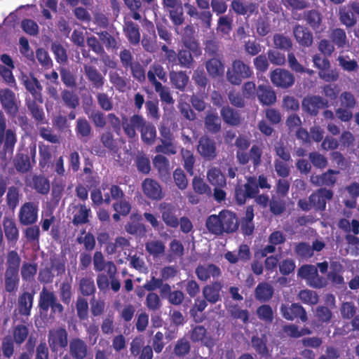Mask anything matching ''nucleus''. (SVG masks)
Masks as SVG:
<instances>
[{
    "instance_id": "obj_41",
    "label": "nucleus",
    "mask_w": 359,
    "mask_h": 359,
    "mask_svg": "<svg viewBox=\"0 0 359 359\" xmlns=\"http://www.w3.org/2000/svg\"><path fill=\"white\" fill-rule=\"evenodd\" d=\"M126 36L129 43L133 46L138 45L140 42V27L133 22H128L124 29Z\"/></svg>"
},
{
    "instance_id": "obj_7",
    "label": "nucleus",
    "mask_w": 359,
    "mask_h": 359,
    "mask_svg": "<svg viewBox=\"0 0 359 359\" xmlns=\"http://www.w3.org/2000/svg\"><path fill=\"white\" fill-rule=\"evenodd\" d=\"M34 290H22L17 298L14 312L20 316L28 318L34 306Z\"/></svg>"
},
{
    "instance_id": "obj_18",
    "label": "nucleus",
    "mask_w": 359,
    "mask_h": 359,
    "mask_svg": "<svg viewBox=\"0 0 359 359\" xmlns=\"http://www.w3.org/2000/svg\"><path fill=\"white\" fill-rule=\"evenodd\" d=\"M1 226L8 244L14 247L20 237L19 229L15 219L10 217H4Z\"/></svg>"
},
{
    "instance_id": "obj_43",
    "label": "nucleus",
    "mask_w": 359,
    "mask_h": 359,
    "mask_svg": "<svg viewBox=\"0 0 359 359\" xmlns=\"http://www.w3.org/2000/svg\"><path fill=\"white\" fill-rule=\"evenodd\" d=\"M109 77V81L118 92L124 93L129 88V79L126 77L121 76L117 72H111Z\"/></svg>"
},
{
    "instance_id": "obj_23",
    "label": "nucleus",
    "mask_w": 359,
    "mask_h": 359,
    "mask_svg": "<svg viewBox=\"0 0 359 359\" xmlns=\"http://www.w3.org/2000/svg\"><path fill=\"white\" fill-rule=\"evenodd\" d=\"M338 174H339V171L328 169L321 175H311L310 182L315 186L332 187L337 182L336 175Z\"/></svg>"
},
{
    "instance_id": "obj_49",
    "label": "nucleus",
    "mask_w": 359,
    "mask_h": 359,
    "mask_svg": "<svg viewBox=\"0 0 359 359\" xmlns=\"http://www.w3.org/2000/svg\"><path fill=\"white\" fill-rule=\"evenodd\" d=\"M339 14L340 22L346 27H352L356 24V18L347 4L339 8Z\"/></svg>"
},
{
    "instance_id": "obj_55",
    "label": "nucleus",
    "mask_w": 359,
    "mask_h": 359,
    "mask_svg": "<svg viewBox=\"0 0 359 359\" xmlns=\"http://www.w3.org/2000/svg\"><path fill=\"white\" fill-rule=\"evenodd\" d=\"M304 19L313 30L318 29L322 22L321 14L316 10L305 11L304 13Z\"/></svg>"
},
{
    "instance_id": "obj_14",
    "label": "nucleus",
    "mask_w": 359,
    "mask_h": 359,
    "mask_svg": "<svg viewBox=\"0 0 359 359\" xmlns=\"http://www.w3.org/2000/svg\"><path fill=\"white\" fill-rule=\"evenodd\" d=\"M21 83L24 86L26 90L29 93V98H40L42 97L41 91L43 87L38 79L32 74H29L22 73L20 78Z\"/></svg>"
},
{
    "instance_id": "obj_53",
    "label": "nucleus",
    "mask_w": 359,
    "mask_h": 359,
    "mask_svg": "<svg viewBox=\"0 0 359 359\" xmlns=\"http://www.w3.org/2000/svg\"><path fill=\"white\" fill-rule=\"evenodd\" d=\"M29 328L27 325L19 324L13 327V340L18 346L22 344L28 337Z\"/></svg>"
},
{
    "instance_id": "obj_63",
    "label": "nucleus",
    "mask_w": 359,
    "mask_h": 359,
    "mask_svg": "<svg viewBox=\"0 0 359 359\" xmlns=\"http://www.w3.org/2000/svg\"><path fill=\"white\" fill-rule=\"evenodd\" d=\"M330 38L337 48H344L346 44V34L343 29L336 28L332 30Z\"/></svg>"
},
{
    "instance_id": "obj_9",
    "label": "nucleus",
    "mask_w": 359,
    "mask_h": 359,
    "mask_svg": "<svg viewBox=\"0 0 359 359\" xmlns=\"http://www.w3.org/2000/svg\"><path fill=\"white\" fill-rule=\"evenodd\" d=\"M48 342L53 352L59 348H65L68 345V332L65 327H58L49 331Z\"/></svg>"
},
{
    "instance_id": "obj_50",
    "label": "nucleus",
    "mask_w": 359,
    "mask_h": 359,
    "mask_svg": "<svg viewBox=\"0 0 359 359\" xmlns=\"http://www.w3.org/2000/svg\"><path fill=\"white\" fill-rule=\"evenodd\" d=\"M39 167L44 169L49 166L52 160V151L49 145L39 143Z\"/></svg>"
},
{
    "instance_id": "obj_39",
    "label": "nucleus",
    "mask_w": 359,
    "mask_h": 359,
    "mask_svg": "<svg viewBox=\"0 0 359 359\" xmlns=\"http://www.w3.org/2000/svg\"><path fill=\"white\" fill-rule=\"evenodd\" d=\"M153 165L161 177L163 178L170 175V161L163 155H156L153 158Z\"/></svg>"
},
{
    "instance_id": "obj_48",
    "label": "nucleus",
    "mask_w": 359,
    "mask_h": 359,
    "mask_svg": "<svg viewBox=\"0 0 359 359\" xmlns=\"http://www.w3.org/2000/svg\"><path fill=\"white\" fill-rule=\"evenodd\" d=\"M257 318L266 324H271L274 320V313L269 304H263L256 309Z\"/></svg>"
},
{
    "instance_id": "obj_40",
    "label": "nucleus",
    "mask_w": 359,
    "mask_h": 359,
    "mask_svg": "<svg viewBox=\"0 0 359 359\" xmlns=\"http://www.w3.org/2000/svg\"><path fill=\"white\" fill-rule=\"evenodd\" d=\"M20 191V188L14 185L9 187L7 189L6 203L8 208L11 211H14L19 205Z\"/></svg>"
},
{
    "instance_id": "obj_62",
    "label": "nucleus",
    "mask_w": 359,
    "mask_h": 359,
    "mask_svg": "<svg viewBox=\"0 0 359 359\" xmlns=\"http://www.w3.org/2000/svg\"><path fill=\"white\" fill-rule=\"evenodd\" d=\"M17 142V137L15 132L12 129H7L4 135V151L6 154H13L15 145Z\"/></svg>"
},
{
    "instance_id": "obj_21",
    "label": "nucleus",
    "mask_w": 359,
    "mask_h": 359,
    "mask_svg": "<svg viewBox=\"0 0 359 359\" xmlns=\"http://www.w3.org/2000/svg\"><path fill=\"white\" fill-rule=\"evenodd\" d=\"M0 101L7 114L15 117L18 113V107L15 102V95L9 88L0 92Z\"/></svg>"
},
{
    "instance_id": "obj_17",
    "label": "nucleus",
    "mask_w": 359,
    "mask_h": 359,
    "mask_svg": "<svg viewBox=\"0 0 359 359\" xmlns=\"http://www.w3.org/2000/svg\"><path fill=\"white\" fill-rule=\"evenodd\" d=\"M197 151L205 159L211 161L217 156V147L215 140L207 135L199 138Z\"/></svg>"
},
{
    "instance_id": "obj_57",
    "label": "nucleus",
    "mask_w": 359,
    "mask_h": 359,
    "mask_svg": "<svg viewBox=\"0 0 359 359\" xmlns=\"http://www.w3.org/2000/svg\"><path fill=\"white\" fill-rule=\"evenodd\" d=\"M61 98L65 106L71 109H76L79 105V98L73 91L65 89L61 92Z\"/></svg>"
},
{
    "instance_id": "obj_24",
    "label": "nucleus",
    "mask_w": 359,
    "mask_h": 359,
    "mask_svg": "<svg viewBox=\"0 0 359 359\" xmlns=\"http://www.w3.org/2000/svg\"><path fill=\"white\" fill-rule=\"evenodd\" d=\"M197 278L201 281H207L210 277L217 278L221 276L220 269L214 264H199L195 270Z\"/></svg>"
},
{
    "instance_id": "obj_30",
    "label": "nucleus",
    "mask_w": 359,
    "mask_h": 359,
    "mask_svg": "<svg viewBox=\"0 0 359 359\" xmlns=\"http://www.w3.org/2000/svg\"><path fill=\"white\" fill-rule=\"evenodd\" d=\"M257 96L263 105L270 106L276 101V93L269 86L259 85L257 89Z\"/></svg>"
},
{
    "instance_id": "obj_64",
    "label": "nucleus",
    "mask_w": 359,
    "mask_h": 359,
    "mask_svg": "<svg viewBox=\"0 0 359 359\" xmlns=\"http://www.w3.org/2000/svg\"><path fill=\"white\" fill-rule=\"evenodd\" d=\"M51 50L53 51L56 62L59 64H65L67 62L68 57L67 50L58 42H53L51 44Z\"/></svg>"
},
{
    "instance_id": "obj_8",
    "label": "nucleus",
    "mask_w": 359,
    "mask_h": 359,
    "mask_svg": "<svg viewBox=\"0 0 359 359\" xmlns=\"http://www.w3.org/2000/svg\"><path fill=\"white\" fill-rule=\"evenodd\" d=\"M280 312L283 318L292 321L295 319H300L305 323L308 320V316L305 309L299 303H285L280 306Z\"/></svg>"
},
{
    "instance_id": "obj_22",
    "label": "nucleus",
    "mask_w": 359,
    "mask_h": 359,
    "mask_svg": "<svg viewBox=\"0 0 359 359\" xmlns=\"http://www.w3.org/2000/svg\"><path fill=\"white\" fill-rule=\"evenodd\" d=\"M88 353L87 343L79 337L72 338L69 342V356L73 359H86Z\"/></svg>"
},
{
    "instance_id": "obj_29",
    "label": "nucleus",
    "mask_w": 359,
    "mask_h": 359,
    "mask_svg": "<svg viewBox=\"0 0 359 359\" xmlns=\"http://www.w3.org/2000/svg\"><path fill=\"white\" fill-rule=\"evenodd\" d=\"M274 294L273 286L267 282L259 283L255 290V297L261 303H266L271 299Z\"/></svg>"
},
{
    "instance_id": "obj_31",
    "label": "nucleus",
    "mask_w": 359,
    "mask_h": 359,
    "mask_svg": "<svg viewBox=\"0 0 359 359\" xmlns=\"http://www.w3.org/2000/svg\"><path fill=\"white\" fill-rule=\"evenodd\" d=\"M84 72L87 79L92 83L93 88L102 89L104 85V78L102 74L93 65H84Z\"/></svg>"
},
{
    "instance_id": "obj_25",
    "label": "nucleus",
    "mask_w": 359,
    "mask_h": 359,
    "mask_svg": "<svg viewBox=\"0 0 359 359\" xmlns=\"http://www.w3.org/2000/svg\"><path fill=\"white\" fill-rule=\"evenodd\" d=\"M293 34L299 46L309 48L312 45L313 34L307 27L297 25L293 28Z\"/></svg>"
},
{
    "instance_id": "obj_60",
    "label": "nucleus",
    "mask_w": 359,
    "mask_h": 359,
    "mask_svg": "<svg viewBox=\"0 0 359 359\" xmlns=\"http://www.w3.org/2000/svg\"><path fill=\"white\" fill-rule=\"evenodd\" d=\"M192 187L195 194L198 195L211 196L212 190L210 187L206 184L201 177H195L192 180Z\"/></svg>"
},
{
    "instance_id": "obj_20",
    "label": "nucleus",
    "mask_w": 359,
    "mask_h": 359,
    "mask_svg": "<svg viewBox=\"0 0 359 359\" xmlns=\"http://www.w3.org/2000/svg\"><path fill=\"white\" fill-rule=\"evenodd\" d=\"M189 49H182L177 53V60L181 67L185 68H191L194 63V58L192 53L195 56H198L201 54V50L196 42L190 43L188 46Z\"/></svg>"
},
{
    "instance_id": "obj_46",
    "label": "nucleus",
    "mask_w": 359,
    "mask_h": 359,
    "mask_svg": "<svg viewBox=\"0 0 359 359\" xmlns=\"http://www.w3.org/2000/svg\"><path fill=\"white\" fill-rule=\"evenodd\" d=\"M224 121L231 126H237L241 122L240 115L237 111L229 106L223 107L220 111Z\"/></svg>"
},
{
    "instance_id": "obj_1",
    "label": "nucleus",
    "mask_w": 359,
    "mask_h": 359,
    "mask_svg": "<svg viewBox=\"0 0 359 359\" xmlns=\"http://www.w3.org/2000/svg\"><path fill=\"white\" fill-rule=\"evenodd\" d=\"M123 129L129 138H134L137 135L135 130H138L142 142L148 145L153 144L156 138V130L154 125L147 121L142 115L137 114L130 116L129 123L126 116L123 118Z\"/></svg>"
},
{
    "instance_id": "obj_38",
    "label": "nucleus",
    "mask_w": 359,
    "mask_h": 359,
    "mask_svg": "<svg viewBox=\"0 0 359 359\" xmlns=\"http://www.w3.org/2000/svg\"><path fill=\"white\" fill-rule=\"evenodd\" d=\"M76 208L77 211L74 214L72 224L74 226H79L88 223L91 213L90 209L87 208L85 204H79Z\"/></svg>"
},
{
    "instance_id": "obj_54",
    "label": "nucleus",
    "mask_w": 359,
    "mask_h": 359,
    "mask_svg": "<svg viewBox=\"0 0 359 359\" xmlns=\"http://www.w3.org/2000/svg\"><path fill=\"white\" fill-rule=\"evenodd\" d=\"M297 297L303 304L309 306H314L319 302V296L317 292L309 289L301 290Z\"/></svg>"
},
{
    "instance_id": "obj_32",
    "label": "nucleus",
    "mask_w": 359,
    "mask_h": 359,
    "mask_svg": "<svg viewBox=\"0 0 359 359\" xmlns=\"http://www.w3.org/2000/svg\"><path fill=\"white\" fill-rule=\"evenodd\" d=\"M147 79L151 85L156 86V83H161L156 79V76L163 82L167 81V73L163 66L158 63L153 64L147 72Z\"/></svg>"
},
{
    "instance_id": "obj_44",
    "label": "nucleus",
    "mask_w": 359,
    "mask_h": 359,
    "mask_svg": "<svg viewBox=\"0 0 359 359\" xmlns=\"http://www.w3.org/2000/svg\"><path fill=\"white\" fill-rule=\"evenodd\" d=\"M79 290L83 297H94L96 287L93 279L89 276L81 278L79 282Z\"/></svg>"
},
{
    "instance_id": "obj_26",
    "label": "nucleus",
    "mask_w": 359,
    "mask_h": 359,
    "mask_svg": "<svg viewBox=\"0 0 359 359\" xmlns=\"http://www.w3.org/2000/svg\"><path fill=\"white\" fill-rule=\"evenodd\" d=\"M57 298L54 292L48 290L46 287H43L39 293L38 307L41 315L47 314L50 306Z\"/></svg>"
},
{
    "instance_id": "obj_34",
    "label": "nucleus",
    "mask_w": 359,
    "mask_h": 359,
    "mask_svg": "<svg viewBox=\"0 0 359 359\" xmlns=\"http://www.w3.org/2000/svg\"><path fill=\"white\" fill-rule=\"evenodd\" d=\"M30 187L41 195H47L50 191V182L42 175H33Z\"/></svg>"
},
{
    "instance_id": "obj_33",
    "label": "nucleus",
    "mask_w": 359,
    "mask_h": 359,
    "mask_svg": "<svg viewBox=\"0 0 359 359\" xmlns=\"http://www.w3.org/2000/svg\"><path fill=\"white\" fill-rule=\"evenodd\" d=\"M170 80L172 86L180 91H184L189 78L183 71H171L169 74Z\"/></svg>"
},
{
    "instance_id": "obj_36",
    "label": "nucleus",
    "mask_w": 359,
    "mask_h": 359,
    "mask_svg": "<svg viewBox=\"0 0 359 359\" xmlns=\"http://www.w3.org/2000/svg\"><path fill=\"white\" fill-rule=\"evenodd\" d=\"M20 275L16 273L4 272V290L8 294H15L20 285Z\"/></svg>"
},
{
    "instance_id": "obj_13",
    "label": "nucleus",
    "mask_w": 359,
    "mask_h": 359,
    "mask_svg": "<svg viewBox=\"0 0 359 359\" xmlns=\"http://www.w3.org/2000/svg\"><path fill=\"white\" fill-rule=\"evenodd\" d=\"M144 195L149 199L159 201L164 198V193L160 183L153 178H145L142 182Z\"/></svg>"
},
{
    "instance_id": "obj_10",
    "label": "nucleus",
    "mask_w": 359,
    "mask_h": 359,
    "mask_svg": "<svg viewBox=\"0 0 359 359\" xmlns=\"http://www.w3.org/2000/svg\"><path fill=\"white\" fill-rule=\"evenodd\" d=\"M39 205L34 202H25L18 212V220L24 226L32 225L37 222Z\"/></svg>"
},
{
    "instance_id": "obj_6",
    "label": "nucleus",
    "mask_w": 359,
    "mask_h": 359,
    "mask_svg": "<svg viewBox=\"0 0 359 359\" xmlns=\"http://www.w3.org/2000/svg\"><path fill=\"white\" fill-rule=\"evenodd\" d=\"M298 277L306 281L307 284L313 288L320 289L327 285V280L319 276L317 267L312 264H304L297 271Z\"/></svg>"
},
{
    "instance_id": "obj_16",
    "label": "nucleus",
    "mask_w": 359,
    "mask_h": 359,
    "mask_svg": "<svg viewBox=\"0 0 359 359\" xmlns=\"http://www.w3.org/2000/svg\"><path fill=\"white\" fill-rule=\"evenodd\" d=\"M332 198L333 191L325 188H320L309 196V199L311 202L312 207L316 211L325 210L327 201H330Z\"/></svg>"
},
{
    "instance_id": "obj_47",
    "label": "nucleus",
    "mask_w": 359,
    "mask_h": 359,
    "mask_svg": "<svg viewBox=\"0 0 359 359\" xmlns=\"http://www.w3.org/2000/svg\"><path fill=\"white\" fill-rule=\"evenodd\" d=\"M76 136L80 140L88 138L92 132L91 126L86 118H79L75 128Z\"/></svg>"
},
{
    "instance_id": "obj_56",
    "label": "nucleus",
    "mask_w": 359,
    "mask_h": 359,
    "mask_svg": "<svg viewBox=\"0 0 359 359\" xmlns=\"http://www.w3.org/2000/svg\"><path fill=\"white\" fill-rule=\"evenodd\" d=\"M156 86H154L155 92L158 94L160 97V100L168 105H172L175 103V100L173 99L170 89L169 87L166 86H163L162 83H156Z\"/></svg>"
},
{
    "instance_id": "obj_15",
    "label": "nucleus",
    "mask_w": 359,
    "mask_h": 359,
    "mask_svg": "<svg viewBox=\"0 0 359 359\" xmlns=\"http://www.w3.org/2000/svg\"><path fill=\"white\" fill-rule=\"evenodd\" d=\"M160 210L162 219L168 227L176 229L179 226V215L180 211L171 203H161Z\"/></svg>"
},
{
    "instance_id": "obj_28",
    "label": "nucleus",
    "mask_w": 359,
    "mask_h": 359,
    "mask_svg": "<svg viewBox=\"0 0 359 359\" xmlns=\"http://www.w3.org/2000/svg\"><path fill=\"white\" fill-rule=\"evenodd\" d=\"M223 59L224 57H212L206 60L205 66L210 76L217 78L224 74L225 68Z\"/></svg>"
},
{
    "instance_id": "obj_45",
    "label": "nucleus",
    "mask_w": 359,
    "mask_h": 359,
    "mask_svg": "<svg viewBox=\"0 0 359 359\" xmlns=\"http://www.w3.org/2000/svg\"><path fill=\"white\" fill-rule=\"evenodd\" d=\"M267 337L265 334L262 337L252 336L251 338V343L252 348L260 355L265 357L269 355V350L267 348Z\"/></svg>"
},
{
    "instance_id": "obj_35",
    "label": "nucleus",
    "mask_w": 359,
    "mask_h": 359,
    "mask_svg": "<svg viewBox=\"0 0 359 359\" xmlns=\"http://www.w3.org/2000/svg\"><path fill=\"white\" fill-rule=\"evenodd\" d=\"M6 259L5 272L19 273L21 268V258L18 252L15 250L8 251Z\"/></svg>"
},
{
    "instance_id": "obj_2",
    "label": "nucleus",
    "mask_w": 359,
    "mask_h": 359,
    "mask_svg": "<svg viewBox=\"0 0 359 359\" xmlns=\"http://www.w3.org/2000/svg\"><path fill=\"white\" fill-rule=\"evenodd\" d=\"M208 231L216 236L236 231L239 222L236 214L229 210H222L218 215H210L205 221Z\"/></svg>"
},
{
    "instance_id": "obj_42",
    "label": "nucleus",
    "mask_w": 359,
    "mask_h": 359,
    "mask_svg": "<svg viewBox=\"0 0 359 359\" xmlns=\"http://www.w3.org/2000/svg\"><path fill=\"white\" fill-rule=\"evenodd\" d=\"M207 130L212 134L218 133L221 129V120L217 112L209 111L204 120Z\"/></svg>"
},
{
    "instance_id": "obj_3",
    "label": "nucleus",
    "mask_w": 359,
    "mask_h": 359,
    "mask_svg": "<svg viewBox=\"0 0 359 359\" xmlns=\"http://www.w3.org/2000/svg\"><path fill=\"white\" fill-rule=\"evenodd\" d=\"M36 147L31 144L19 151L13 158V165L20 173L28 172L36 163Z\"/></svg>"
},
{
    "instance_id": "obj_19",
    "label": "nucleus",
    "mask_w": 359,
    "mask_h": 359,
    "mask_svg": "<svg viewBox=\"0 0 359 359\" xmlns=\"http://www.w3.org/2000/svg\"><path fill=\"white\" fill-rule=\"evenodd\" d=\"M303 110L311 116H316L319 110L327 107V101L320 96L311 95L304 97L302 100Z\"/></svg>"
},
{
    "instance_id": "obj_61",
    "label": "nucleus",
    "mask_w": 359,
    "mask_h": 359,
    "mask_svg": "<svg viewBox=\"0 0 359 359\" xmlns=\"http://www.w3.org/2000/svg\"><path fill=\"white\" fill-rule=\"evenodd\" d=\"M145 248L149 255L154 257H158L165 252V247L161 241L155 240L146 243Z\"/></svg>"
},
{
    "instance_id": "obj_37",
    "label": "nucleus",
    "mask_w": 359,
    "mask_h": 359,
    "mask_svg": "<svg viewBox=\"0 0 359 359\" xmlns=\"http://www.w3.org/2000/svg\"><path fill=\"white\" fill-rule=\"evenodd\" d=\"M38 265L35 262H24L20 269L22 281L29 283L34 280L37 273Z\"/></svg>"
},
{
    "instance_id": "obj_51",
    "label": "nucleus",
    "mask_w": 359,
    "mask_h": 359,
    "mask_svg": "<svg viewBox=\"0 0 359 359\" xmlns=\"http://www.w3.org/2000/svg\"><path fill=\"white\" fill-rule=\"evenodd\" d=\"M205 55L209 58L224 57L219 43L215 39L207 40L204 43Z\"/></svg>"
},
{
    "instance_id": "obj_52",
    "label": "nucleus",
    "mask_w": 359,
    "mask_h": 359,
    "mask_svg": "<svg viewBox=\"0 0 359 359\" xmlns=\"http://www.w3.org/2000/svg\"><path fill=\"white\" fill-rule=\"evenodd\" d=\"M207 177L209 182L215 187H224L226 185V179L219 169L212 168L208 171Z\"/></svg>"
},
{
    "instance_id": "obj_12",
    "label": "nucleus",
    "mask_w": 359,
    "mask_h": 359,
    "mask_svg": "<svg viewBox=\"0 0 359 359\" xmlns=\"http://www.w3.org/2000/svg\"><path fill=\"white\" fill-rule=\"evenodd\" d=\"M43 102V100L42 97L40 98L25 97V105L37 126L47 123L45 113L42 107Z\"/></svg>"
},
{
    "instance_id": "obj_5",
    "label": "nucleus",
    "mask_w": 359,
    "mask_h": 359,
    "mask_svg": "<svg viewBox=\"0 0 359 359\" xmlns=\"http://www.w3.org/2000/svg\"><path fill=\"white\" fill-rule=\"evenodd\" d=\"M259 193L256 185V177L248 176L246 182L243 184H237L235 187L234 198L238 205H244L247 199H252Z\"/></svg>"
},
{
    "instance_id": "obj_27",
    "label": "nucleus",
    "mask_w": 359,
    "mask_h": 359,
    "mask_svg": "<svg viewBox=\"0 0 359 359\" xmlns=\"http://www.w3.org/2000/svg\"><path fill=\"white\" fill-rule=\"evenodd\" d=\"M222 284L219 281H215L203 287L202 293L203 297L211 304L217 303L221 299L220 291Z\"/></svg>"
},
{
    "instance_id": "obj_58",
    "label": "nucleus",
    "mask_w": 359,
    "mask_h": 359,
    "mask_svg": "<svg viewBox=\"0 0 359 359\" xmlns=\"http://www.w3.org/2000/svg\"><path fill=\"white\" fill-rule=\"evenodd\" d=\"M76 241L79 244H83L84 249L88 252L93 251L96 244L93 234L90 232L86 233L85 230L77 237Z\"/></svg>"
},
{
    "instance_id": "obj_59",
    "label": "nucleus",
    "mask_w": 359,
    "mask_h": 359,
    "mask_svg": "<svg viewBox=\"0 0 359 359\" xmlns=\"http://www.w3.org/2000/svg\"><path fill=\"white\" fill-rule=\"evenodd\" d=\"M15 344L11 335L5 336L1 341V350L2 355L6 359H11L15 353Z\"/></svg>"
},
{
    "instance_id": "obj_4",
    "label": "nucleus",
    "mask_w": 359,
    "mask_h": 359,
    "mask_svg": "<svg viewBox=\"0 0 359 359\" xmlns=\"http://www.w3.org/2000/svg\"><path fill=\"white\" fill-rule=\"evenodd\" d=\"M252 75V68L241 59L234 60L226 71L227 81L235 86H240L243 80L249 79Z\"/></svg>"
},
{
    "instance_id": "obj_11",
    "label": "nucleus",
    "mask_w": 359,
    "mask_h": 359,
    "mask_svg": "<svg viewBox=\"0 0 359 359\" xmlns=\"http://www.w3.org/2000/svg\"><path fill=\"white\" fill-rule=\"evenodd\" d=\"M271 83L276 87L286 89L292 86L295 81L293 74L287 69L276 68L270 73Z\"/></svg>"
}]
</instances>
